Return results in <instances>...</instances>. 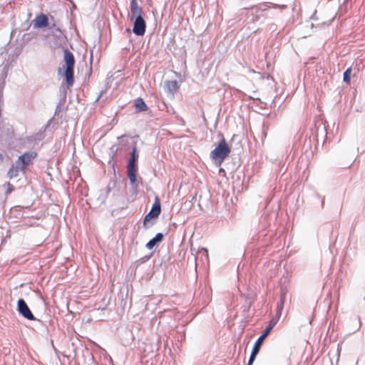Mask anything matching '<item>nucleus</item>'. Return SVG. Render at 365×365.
Instances as JSON below:
<instances>
[{
  "instance_id": "1",
  "label": "nucleus",
  "mask_w": 365,
  "mask_h": 365,
  "mask_svg": "<svg viewBox=\"0 0 365 365\" xmlns=\"http://www.w3.org/2000/svg\"><path fill=\"white\" fill-rule=\"evenodd\" d=\"M63 62L64 63L62 66L58 68V73H61L63 71L67 87L70 88L74 83V67L76 61L73 54L68 49L63 51Z\"/></svg>"
},
{
  "instance_id": "2",
  "label": "nucleus",
  "mask_w": 365,
  "mask_h": 365,
  "mask_svg": "<svg viewBox=\"0 0 365 365\" xmlns=\"http://www.w3.org/2000/svg\"><path fill=\"white\" fill-rule=\"evenodd\" d=\"M222 139L220 140L218 145L215 148L211 151L210 158L218 163V165H220L226 158L228 157L230 153L231 149L222 134H221Z\"/></svg>"
},
{
  "instance_id": "3",
  "label": "nucleus",
  "mask_w": 365,
  "mask_h": 365,
  "mask_svg": "<svg viewBox=\"0 0 365 365\" xmlns=\"http://www.w3.org/2000/svg\"><path fill=\"white\" fill-rule=\"evenodd\" d=\"M137 149L136 148H133L131 157L129 160L128 165V176L132 184L135 183L136 182V161L138 159Z\"/></svg>"
},
{
  "instance_id": "4",
  "label": "nucleus",
  "mask_w": 365,
  "mask_h": 365,
  "mask_svg": "<svg viewBox=\"0 0 365 365\" xmlns=\"http://www.w3.org/2000/svg\"><path fill=\"white\" fill-rule=\"evenodd\" d=\"M161 212V205L159 197L157 196L155 198L154 204L150 211L145 215L143 221V225L146 226L148 222L153 218H156L159 216Z\"/></svg>"
},
{
  "instance_id": "5",
  "label": "nucleus",
  "mask_w": 365,
  "mask_h": 365,
  "mask_svg": "<svg viewBox=\"0 0 365 365\" xmlns=\"http://www.w3.org/2000/svg\"><path fill=\"white\" fill-rule=\"evenodd\" d=\"M146 23L143 17L135 19L133 24V31L137 36H143L145 34Z\"/></svg>"
},
{
  "instance_id": "6",
  "label": "nucleus",
  "mask_w": 365,
  "mask_h": 365,
  "mask_svg": "<svg viewBox=\"0 0 365 365\" xmlns=\"http://www.w3.org/2000/svg\"><path fill=\"white\" fill-rule=\"evenodd\" d=\"M274 325H275V322H274L273 321H271L269 324L264 330L262 334L255 341L254 348L260 350L261 346H262L264 340L267 336V335L270 333V331H272V329H273Z\"/></svg>"
},
{
  "instance_id": "7",
  "label": "nucleus",
  "mask_w": 365,
  "mask_h": 365,
  "mask_svg": "<svg viewBox=\"0 0 365 365\" xmlns=\"http://www.w3.org/2000/svg\"><path fill=\"white\" fill-rule=\"evenodd\" d=\"M48 19L45 14L37 16L32 21L33 26L35 29L43 28L48 26Z\"/></svg>"
},
{
  "instance_id": "8",
  "label": "nucleus",
  "mask_w": 365,
  "mask_h": 365,
  "mask_svg": "<svg viewBox=\"0 0 365 365\" xmlns=\"http://www.w3.org/2000/svg\"><path fill=\"white\" fill-rule=\"evenodd\" d=\"M143 9L138 6L136 0H131L130 1V14L131 19L143 17Z\"/></svg>"
},
{
  "instance_id": "9",
  "label": "nucleus",
  "mask_w": 365,
  "mask_h": 365,
  "mask_svg": "<svg viewBox=\"0 0 365 365\" xmlns=\"http://www.w3.org/2000/svg\"><path fill=\"white\" fill-rule=\"evenodd\" d=\"M37 155V152L35 150L24 153V168L26 165L32 164Z\"/></svg>"
},
{
  "instance_id": "10",
  "label": "nucleus",
  "mask_w": 365,
  "mask_h": 365,
  "mask_svg": "<svg viewBox=\"0 0 365 365\" xmlns=\"http://www.w3.org/2000/svg\"><path fill=\"white\" fill-rule=\"evenodd\" d=\"M163 240V235L162 233H158L155 237L151 239L147 244L146 247L148 250H152L157 243L160 242Z\"/></svg>"
},
{
  "instance_id": "11",
  "label": "nucleus",
  "mask_w": 365,
  "mask_h": 365,
  "mask_svg": "<svg viewBox=\"0 0 365 365\" xmlns=\"http://www.w3.org/2000/svg\"><path fill=\"white\" fill-rule=\"evenodd\" d=\"M135 106L138 111H145L148 109L143 98H138L135 101Z\"/></svg>"
},
{
  "instance_id": "12",
  "label": "nucleus",
  "mask_w": 365,
  "mask_h": 365,
  "mask_svg": "<svg viewBox=\"0 0 365 365\" xmlns=\"http://www.w3.org/2000/svg\"><path fill=\"white\" fill-rule=\"evenodd\" d=\"M166 85H167L168 89L172 93H175L179 88L178 83L177 81H175V80L168 81Z\"/></svg>"
},
{
  "instance_id": "13",
  "label": "nucleus",
  "mask_w": 365,
  "mask_h": 365,
  "mask_svg": "<svg viewBox=\"0 0 365 365\" xmlns=\"http://www.w3.org/2000/svg\"><path fill=\"white\" fill-rule=\"evenodd\" d=\"M24 318H26L29 320H34L37 321L38 322H41V320L37 319L34 317V314L31 312L29 307L26 305V304L24 302Z\"/></svg>"
},
{
  "instance_id": "14",
  "label": "nucleus",
  "mask_w": 365,
  "mask_h": 365,
  "mask_svg": "<svg viewBox=\"0 0 365 365\" xmlns=\"http://www.w3.org/2000/svg\"><path fill=\"white\" fill-rule=\"evenodd\" d=\"M351 73V68H348L344 73L343 80L347 84H350Z\"/></svg>"
},
{
  "instance_id": "15",
  "label": "nucleus",
  "mask_w": 365,
  "mask_h": 365,
  "mask_svg": "<svg viewBox=\"0 0 365 365\" xmlns=\"http://www.w3.org/2000/svg\"><path fill=\"white\" fill-rule=\"evenodd\" d=\"M259 350L253 347L251 355L250 356L247 365H252L256 356L258 354Z\"/></svg>"
},
{
  "instance_id": "16",
  "label": "nucleus",
  "mask_w": 365,
  "mask_h": 365,
  "mask_svg": "<svg viewBox=\"0 0 365 365\" xmlns=\"http://www.w3.org/2000/svg\"><path fill=\"white\" fill-rule=\"evenodd\" d=\"M269 7L267 4H262L257 8V12L267 11Z\"/></svg>"
},
{
  "instance_id": "17",
  "label": "nucleus",
  "mask_w": 365,
  "mask_h": 365,
  "mask_svg": "<svg viewBox=\"0 0 365 365\" xmlns=\"http://www.w3.org/2000/svg\"><path fill=\"white\" fill-rule=\"evenodd\" d=\"M18 311L20 314H23V299L18 300Z\"/></svg>"
},
{
  "instance_id": "18",
  "label": "nucleus",
  "mask_w": 365,
  "mask_h": 365,
  "mask_svg": "<svg viewBox=\"0 0 365 365\" xmlns=\"http://www.w3.org/2000/svg\"><path fill=\"white\" fill-rule=\"evenodd\" d=\"M16 173H17V169L16 168H11L9 172V174L10 175L11 178H12L13 176H16Z\"/></svg>"
},
{
  "instance_id": "19",
  "label": "nucleus",
  "mask_w": 365,
  "mask_h": 365,
  "mask_svg": "<svg viewBox=\"0 0 365 365\" xmlns=\"http://www.w3.org/2000/svg\"><path fill=\"white\" fill-rule=\"evenodd\" d=\"M361 326V319L359 317V327H358V329H359Z\"/></svg>"
},
{
  "instance_id": "20",
  "label": "nucleus",
  "mask_w": 365,
  "mask_h": 365,
  "mask_svg": "<svg viewBox=\"0 0 365 365\" xmlns=\"http://www.w3.org/2000/svg\"><path fill=\"white\" fill-rule=\"evenodd\" d=\"M19 159L20 160H22V161H23V155H20V156L19 157Z\"/></svg>"
}]
</instances>
